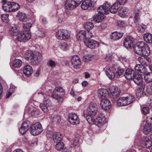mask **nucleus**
<instances>
[{"label": "nucleus", "mask_w": 152, "mask_h": 152, "mask_svg": "<svg viewBox=\"0 0 152 152\" xmlns=\"http://www.w3.org/2000/svg\"><path fill=\"white\" fill-rule=\"evenodd\" d=\"M133 48L134 52L139 55L148 56L150 54L149 48L147 43L143 41L137 43Z\"/></svg>", "instance_id": "f257e3e1"}, {"label": "nucleus", "mask_w": 152, "mask_h": 152, "mask_svg": "<svg viewBox=\"0 0 152 152\" xmlns=\"http://www.w3.org/2000/svg\"><path fill=\"white\" fill-rule=\"evenodd\" d=\"M108 5L103 4L99 7L97 9L98 13L94 15L93 17L94 20L97 23L101 22L105 18L104 14H108Z\"/></svg>", "instance_id": "f03ea898"}, {"label": "nucleus", "mask_w": 152, "mask_h": 152, "mask_svg": "<svg viewBox=\"0 0 152 152\" xmlns=\"http://www.w3.org/2000/svg\"><path fill=\"white\" fill-rule=\"evenodd\" d=\"M124 70L121 68L120 67L118 68L117 70L116 74H115L113 72H112L111 70L109 68L108 69L106 70V75L111 80L114 79L115 76H120L123 75H124Z\"/></svg>", "instance_id": "7ed1b4c3"}, {"label": "nucleus", "mask_w": 152, "mask_h": 152, "mask_svg": "<svg viewBox=\"0 0 152 152\" xmlns=\"http://www.w3.org/2000/svg\"><path fill=\"white\" fill-rule=\"evenodd\" d=\"M92 36V34L89 31L86 32L85 31H81L77 34V39L78 40H83L84 42L89 38Z\"/></svg>", "instance_id": "20e7f679"}, {"label": "nucleus", "mask_w": 152, "mask_h": 152, "mask_svg": "<svg viewBox=\"0 0 152 152\" xmlns=\"http://www.w3.org/2000/svg\"><path fill=\"white\" fill-rule=\"evenodd\" d=\"M30 130L33 135H36L42 132L43 129L40 123L37 122L31 126Z\"/></svg>", "instance_id": "39448f33"}, {"label": "nucleus", "mask_w": 152, "mask_h": 152, "mask_svg": "<svg viewBox=\"0 0 152 152\" xmlns=\"http://www.w3.org/2000/svg\"><path fill=\"white\" fill-rule=\"evenodd\" d=\"M31 37V34L28 31H24L20 32L17 39L20 42H25L29 39Z\"/></svg>", "instance_id": "423d86ee"}, {"label": "nucleus", "mask_w": 152, "mask_h": 152, "mask_svg": "<svg viewBox=\"0 0 152 152\" xmlns=\"http://www.w3.org/2000/svg\"><path fill=\"white\" fill-rule=\"evenodd\" d=\"M56 35L58 39L62 40L68 39L70 34L67 30L61 29L57 32Z\"/></svg>", "instance_id": "0eeeda50"}, {"label": "nucleus", "mask_w": 152, "mask_h": 152, "mask_svg": "<svg viewBox=\"0 0 152 152\" xmlns=\"http://www.w3.org/2000/svg\"><path fill=\"white\" fill-rule=\"evenodd\" d=\"M52 105L51 101L48 98H45L42 103L40 104L39 106L42 110L44 112H46L48 111V107H50Z\"/></svg>", "instance_id": "6e6552de"}, {"label": "nucleus", "mask_w": 152, "mask_h": 152, "mask_svg": "<svg viewBox=\"0 0 152 152\" xmlns=\"http://www.w3.org/2000/svg\"><path fill=\"white\" fill-rule=\"evenodd\" d=\"M72 65L75 69H78L80 67L81 61L80 58L77 56L74 55L71 60Z\"/></svg>", "instance_id": "1a4fd4ad"}, {"label": "nucleus", "mask_w": 152, "mask_h": 152, "mask_svg": "<svg viewBox=\"0 0 152 152\" xmlns=\"http://www.w3.org/2000/svg\"><path fill=\"white\" fill-rule=\"evenodd\" d=\"M108 5V6H107L108 9V13L110 11L111 13H116L118 11V9L120 7V6L121 5L118 2L116 1L110 7V5L109 3H104L103 4Z\"/></svg>", "instance_id": "9d476101"}, {"label": "nucleus", "mask_w": 152, "mask_h": 152, "mask_svg": "<svg viewBox=\"0 0 152 152\" xmlns=\"http://www.w3.org/2000/svg\"><path fill=\"white\" fill-rule=\"evenodd\" d=\"M100 104L102 109L105 111H107L111 107L110 101L105 98L101 99Z\"/></svg>", "instance_id": "9b49d317"}, {"label": "nucleus", "mask_w": 152, "mask_h": 152, "mask_svg": "<svg viewBox=\"0 0 152 152\" xmlns=\"http://www.w3.org/2000/svg\"><path fill=\"white\" fill-rule=\"evenodd\" d=\"M85 43L87 47L91 49L95 48L99 46V43L96 41L91 39L90 38L86 40Z\"/></svg>", "instance_id": "f8f14e48"}, {"label": "nucleus", "mask_w": 152, "mask_h": 152, "mask_svg": "<svg viewBox=\"0 0 152 152\" xmlns=\"http://www.w3.org/2000/svg\"><path fill=\"white\" fill-rule=\"evenodd\" d=\"M42 60V55L39 53H35L33 58L31 59V64L34 65H38Z\"/></svg>", "instance_id": "ddd939ff"}, {"label": "nucleus", "mask_w": 152, "mask_h": 152, "mask_svg": "<svg viewBox=\"0 0 152 152\" xmlns=\"http://www.w3.org/2000/svg\"><path fill=\"white\" fill-rule=\"evenodd\" d=\"M97 108L96 104H91L87 109V113L91 115H95L97 113Z\"/></svg>", "instance_id": "4468645a"}, {"label": "nucleus", "mask_w": 152, "mask_h": 152, "mask_svg": "<svg viewBox=\"0 0 152 152\" xmlns=\"http://www.w3.org/2000/svg\"><path fill=\"white\" fill-rule=\"evenodd\" d=\"M106 122L105 117L102 115L101 116H98L95 119L94 123L99 127L102 126Z\"/></svg>", "instance_id": "2eb2a0df"}, {"label": "nucleus", "mask_w": 152, "mask_h": 152, "mask_svg": "<svg viewBox=\"0 0 152 152\" xmlns=\"http://www.w3.org/2000/svg\"><path fill=\"white\" fill-rule=\"evenodd\" d=\"M134 39L131 36L126 37L124 40V45L127 48H130L132 44Z\"/></svg>", "instance_id": "dca6fc26"}, {"label": "nucleus", "mask_w": 152, "mask_h": 152, "mask_svg": "<svg viewBox=\"0 0 152 152\" xmlns=\"http://www.w3.org/2000/svg\"><path fill=\"white\" fill-rule=\"evenodd\" d=\"M69 120L72 124L75 125L79 124V120L76 114L74 113H71L69 115Z\"/></svg>", "instance_id": "f3484780"}, {"label": "nucleus", "mask_w": 152, "mask_h": 152, "mask_svg": "<svg viewBox=\"0 0 152 152\" xmlns=\"http://www.w3.org/2000/svg\"><path fill=\"white\" fill-rule=\"evenodd\" d=\"M111 97L114 98L119 97L120 94L121 90L117 87L113 86L110 89Z\"/></svg>", "instance_id": "a211bd4d"}, {"label": "nucleus", "mask_w": 152, "mask_h": 152, "mask_svg": "<svg viewBox=\"0 0 152 152\" xmlns=\"http://www.w3.org/2000/svg\"><path fill=\"white\" fill-rule=\"evenodd\" d=\"M141 143L143 147L147 148L150 147L152 145L151 141L149 139L145 137H143L142 139Z\"/></svg>", "instance_id": "6ab92c4d"}, {"label": "nucleus", "mask_w": 152, "mask_h": 152, "mask_svg": "<svg viewBox=\"0 0 152 152\" xmlns=\"http://www.w3.org/2000/svg\"><path fill=\"white\" fill-rule=\"evenodd\" d=\"M77 6L73 0H66L65 3V8L67 9H73Z\"/></svg>", "instance_id": "aec40b11"}, {"label": "nucleus", "mask_w": 152, "mask_h": 152, "mask_svg": "<svg viewBox=\"0 0 152 152\" xmlns=\"http://www.w3.org/2000/svg\"><path fill=\"white\" fill-rule=\"evenodd\" d=\"M107 90L103 88L99 89L97 92L98 96L102 99H105L107 96Z\"/></svg>", "instance_id": "412c9836"}, {"label": "nucleus", "mask_w": 152, "mask_h": 152, "mask_svg": "<svg viewBox=\"0 0 152 152\" xmlns=\"http://www.w3.org/2000/svg\"><path fill=\"white\" fill-rule=\"evenodd\" d=\"M33 72V69L31 66L27 65L24 66L23 69L24 74L27 76H30Z\"/></svg>", "instance_id": "4be33fe9"}, {"label": "nucleus", "mask_w": 152, "mask_h": 152, "mask_svg": "<svg viewBox=\"0 0 152 152\" xmlns=\"http://www.w3.org/2000/svg\"><path fill=\"white\" fill-rule=\"evenodd\" d=\"M132 79H133V81L137 85L139 86L142 85L143 79L141 74H137Z\"/></svg>", "instance_id": "5701e85b"}, {"label": "nucleus", "mask_w": 152, "mask_h": 152, "mask_svg": "<svg viewBox=\"0 0 152 152\" xmlns=\"http://www.w3.org/2000/svg\"><path fill=\"white\" fill-rule=\"evenodd\" d=\"M123 33L115 31L112 34L111 39L114 40H117L121 39L123 35Z\"/></svg>", "instance_id": "b1692460"}, {"label": "nucleus", "mask_w": 152, "mask_h": 152, "mask_svg": "<svg viewBox=\"0 0 152 152\" xmlns=\"http://www.w3.org/2000/svg\"><path fill=\"white\" fill-rule=\"evenodd\" d=\"M17 17L18 19L21 21L25 22L28 19L26 15L22 12H19Z\"/></svg>", "instance_id": "393cba45"}, {"label": "nucleus", "mask_w": 152, "mask_h": 152, "mask_svg": "<svg viewBox=\"0 0 152 152\" xmlns=\"http://www.w3.org/2000/svg\"><path fill=\"white\" fill-rule=\"evenodd\" d=\"M62 138L63 136L60 132L56 133L53 136V139L55 143L61 142Z\"/></svg>", "instance_id": "a878e982"}, {"label": "nucleus", "mask_w": 152, "mask_h": 152, "mask_svg": "<svg viewBox=\"0 0 152 152\" xmlns=\"http://www.w3.org/2000/svg\"><path fill=\"white\" fill-rule=\"evenodd\" d=\"M92 2L91 0H85L81 5L82 9L84 10L87 9L92 5Z\"/></svg>", "instance_id": "bb28decb"}, {"label": "nucleus", "mask_w": 152, "mask_h": 152, "mask_svg": "<svg viewBox=\"0 0 152 152\" xmlns=\"http://www.w3.org/2000/svg\"><path fill=\"white\" fill-rule=\"evenodd\" d=\"M135 69L136 71L138 72L141 73H143L145 71V66L142 64H137L135 67Z\"/></svg>", "instance_id": "cd10ccee"}, {"label": "nucleus", "mask_w": 152, "mask_h": 152, "mask_svg": "<svg viewBox=\"0 0 152 152\" xmlns=\"http://www.w3.org/2000/svg\"><path fill=\"white\" fill-rule=\"evenodd\" d=\"M20 32L16 27L11 28L9 30V33L12 36H18Z\"/></svg>", "instance_id": "c85d7f7f"}, {"label": "nucleus", "mask_w": 152, "mask_h": 152, "mask_svg": "<svg viewBox=\"0 0 152 152\" xmlns=\"http://www.w3.org/2000/svg\"><path fill=\"white\" fill-rule=\"evenodd\" d=\"M143 38L147 42L152 43V34L149 33H147L143 36Z\"/></svg>", "instance_id": "c756f323"}, {"label": "nucleus", "mask_w": 152, "mask_h": 152, "mask_svg": "<svg viewBox=\"0 0 152 152\" xmlns=\"http://www.w3.org/2000/svg\"><path fill=\"white\" fill-rule=\"evenodd\" d=\"M11 2L4 3L2 6L3 10L6 12H11Z\"/></svg>", "instance_id": "7c9ffc66"}, {"label": "nucleus", "mask_w": 152, "mask_h": 152, "mask_svg": "<svg viewBox=\"0 0 152 152\" xmlns=\"http://www.w3.org/2000/svg\"><path fill=\"white\" fill-rule=\"evenodd\" d=\"M83 116L89 123H94L95 120V118H94L93 117L94 115L92 116L88 114L87 113H84Z\"/></svg>", "instance_id": "2f4dec72"}, {"label": "nucleus", "mask_w": 152, "mask_h": 152, "mask_svg": "<svg viewBox=\"0 0 152 152\" xmlns=\"http://www.w3.org/2000/svg\"><path fill=\"white\" fill-rule=\"evenodd\" d=\"M35 54L33 53L31 50H28L26 52L25 55V57L27 60H31Z\"/></svg>", "instance_id": "473e14b6"}, {"label": "nucleus", "mask_w": 152, "mask_h": 152, "mask_svg": "<svg viewBox=\"0 0 152 152\" xmlns=\"http://www.w3.org/2000/svg\"><path fill=\"white\" fill-rule=\"evenodd\" d=\"M22 64V62L21 60L15 59L13 61L12 66L14 68H18L21 66Z\"/></svg>", "instance_id": "72a5a7b5"}, {"label": "nucleus", "mask_w": 152, "mask_h": 152, "mask_svg": "<svg viewBox=\"0 0 152 152\" xmlns=\"http://www.w3.org/2000/svg\"><path fill=\"white\" fill-rule=\"evenodd\" d=\"M56 92L59 94L60 96L62 98L65 95V93L64 89L60 86L56 87L55 89Z\"/></svg>", "instance_id": "f704fd0d"}, {"label": "nucleus", "mask_w": 152, "mask_h": 152, "mask_svg": "<svg viewBox=\"0 0 152 152\" xmlns=\"http://www.w3.org/2000/svg\"><path fill=\"white\" fill-rule=\"evenodd\" d=\"M128 12V9L124 7L120 9L118 11V14L120 17H122L123 16L125 15Z\"/></svg>", "instance_id": "c9c22d12"}, {"label": "nucleus", "mask_w": 152, "mask_h": 152, "mask_svg": "<svg viewBox=\"0 0 152 152\" xmlns=\"http://www.w3.org/2000/svg\"><path fill=\"white\" fill-rule=\"evenodd\" d=\"M125 97L120 98L117 101L118 105L121 106H124L126 105Z\"/></svg>", "instance_id": "e433bc0d"}, {"label": "nucleus", "mask_w": 152, "mask_h": 152, "mask_svg": "<svg viewBox=\"0 0 152 152\" xmlns=\"http://www.w3.org/2000/svg\"><path fill=\"white\" fill-rule=\"evenodd\" d=\"M84 27L86 30L89 31L93 28L94 27V25L92 22H87L85 23Z\"/></svg>", "instance_id": "4c0bfd02"}, {"label": "nucleus", "mask_w": 152, "mask_h": 152, "mask_svg": "<svg viewBox=\"0 0 152 152\" xmlns=\"http://www.w3.org/2000/svg\"><path fill=\"white\" fill-rule=\"evenodd\" d=\"M11 12L15 11L20 8V5L17 3L11 2Z\"/></svg>", "instance_id": "58836bf2"}, {"label": "nucleus", "mask_w": 152, "mask_h": 152, "mask_svg": "<svg viewBox=\"0 0 152 152\" xmlns=\"http://www.w3.org/2000/svg\"><path fill=\"white\" fill-rule=\"evenodd\" d=\"M144 79L147 83L152 82V72L147 74L144 77Z\"/></svg>", "instance_id": "ea45409f"}, {"label": "nucleus", "mask_w": 152, "mask_h": 152, "mask_svg": "<svg viewBox=\"0 0 152 152\" xmlns=\"http://www.w3.org/2000/svg\"><path fill=\"white\" fill-rule=\"evenodd\" d=\"M126 105L129 104L132 102L134 100L135 98L132 96H129L125 97Z\"/></svg>", "instance_id": "a19ab883"}, {"label": "nucleus", "mask_w": 152, "mask_h": 152, "mask_svg": "<svg viewBox=\"0 0 152 152\" xmlns=\"http://www.w3.org/2000/svg\"><path fill=\"white\" fill-rule=\"evenodd\" d=\"M28 129L27 128L26 126H24V125L22 124V126L19 128V130L20 133L21 134H23L27 132Z\"/></svg>", "instance_id": "79ce46f5"}, {"label": "nucleus", "mask_w": 152, "mask_h": 152, "mask_svg": "<svg viewBox=\"0 0 152 152\" xmlns=\"http://www.w3.org/2000/svg\"><path fill=\"white\" fill-rule=\"evenodd\" d=\"M55 145V148L57 150H61L64 147V144L62 142H58Z\"/></svg>", "instance_id": "37998d69"}, {"label": "nucleus", "mask_w": 152, "mask_h": 152, "mask_svg": "<svg viewBox=\"0 0 152 152\" xmlns=\"http://www.w3.org/2000/svg\"><path fill=\"white\" fill-rule=\"evenodd\" d=\"M130 69H127L125 71L124 75L126 78L129 80H132V77L130 73Z\"/></svg>", "instance_id": "c03bdc74"}, {"label": "nucleus", "mask_w": 152, "mask_h": 152, "mask_svg": "<svg viewBox=\"0 0 152 152\" xmlns=\"http://www.w3.org/2000/svg\"><path fill=\"white\" fill-rule=\"evenodd\" d=\"M51 96L54 99H56L57 100H59L61 98V97L60 96L59 94L55 90L53 91L52 93Z\"/></svg>", "instance_id": "a18cd8bd"}, {"label": "nucleus", "mask_w": 152, "mask_h": 152, "mask_svg": "<svg viewBox=\"0 0 152 152\" xmlns=\"http://www.w3.org/2000/svg\"><path fill=\"white\" fill-rule=\"evenodd\" d=\"M151 131V128L149 126L146 125L144 126L143 132L145 134L147 135Z\"/></svg>", "instance_id": "49530a36"}, {"label": "nucleus", "mask_w": 152, "mask_h": 152, "mask_svg": "<svg viewBox=\"0 0 152 152\" xmlns=\"http://www.w3.org/2000/svg\"><path fill=\"white\" fill-rule=\"evenodd\" d=\"M70 143H71V146L75 148L78 145L79 143V140L78 139H75L70 141Z\"/></svg>", "instance_id": "de8ad7c7"}, {"label": "nucleus", "mask_w": 152, "mask_h": 152, "mask_svg": "<svg viewBox=\"0 0 152 152\" xmlns=\"http://www.w3.org/2000/svg\"><path fill=\"white\" fill-rule=\"evenodd\" d=\"M8 14H3L1 16V19L3 22L7 23L8 22Z\"/></svg>", "instance_id": "09e8293b"}, {"label": "nucleus", "mask_w": 152, "mask_h": 152, "mask_svg": "<svg viewBox=\"0 0 152 152\" xmlns=\"http://www.w3.org/2000/svg\"><path fill=\"white\" fill-rule=\"evenodd\" d=\"M23 124L24 125V126H26L27 128L29 129L30 128H31L32 124L31 122L28 120L25 121L23 123Z\"/></svg>", "instance_id": "8fccbe9b"}, {"label": "nucleus", "mask_w": 152, "mask_h": 152, "mask_svg": "<svg viewBox=\"0 0 152 152\" xmlns=\"http://www.w3.org/2000/svg\"><path fill=\"white\" fill-rule=\"evenodd\" d=\"M32 24L30 23H27L24 25L23 27L25 30L27 31H29L31 27Z\"/></svg>", "instance_id": "3c124183"}, {"label": "nucleus", "mask_w": 152, "mask_h": 152, "mask_svg": "<svg viewBox=\"0 0 152 152\" xmlns=\"http://www.w3.org/2000/svg\"><path fill=\"white\" fill-rule=\"evenodd\" d=\"M146 121L149 126L152 127V117L148 116L147 118Z\"/></svg>", "instance_id": "603ef678"}, {"label": "nucleus", "mask_w": 152, "mask_h": 152, "mask_svg": "<svg viewBox=\"0 0 152 152\" xmlns=\"http://www.w3.org/2000/svg\"><path fill=\"white\" fill-rule=\"evenodd\" d=\"M118 26L120 28H124L126 26V24L124 21L122 20H119L117 22Z\"/></svg>", "instance_id": "864d4df0"}, {"label": "nucleus", "mask_w": 152, "mask_h": 152, "mask_svg": "<svg viewBox=\"0 0 152 152\" xmlns=\"http://www.w3.org/2000/svg\"><path fill=\"white\" fill-rule=\"evenodd\" d=\"M53 121L55 122L56 123L59 122L61 121V117L59 115H55L53 117Z\"/></svg>", "instance_id": "5fc2aeb1"}, {"label": "nucleus", "mask_w": 152, "mask_h": 152, "mask_svg": "<svg viewBox=\"0 0 152 152\" xmlns=\"http://www.w3.org/2000/svg\"><path fill=\"white\" fill-rule=\"evenodd\" d=\"M48 65L50 67H53L56 66V62L52 60H50L48 61L47 63Z\"/></svg>", "instance_id": "6e6d98bb"}, {"label": "nucleus", "mask_w": 152, "mask_h": 152, "mask_svg": "<svg viewBox=\"0 0 152 152\" xmlns=\"http://www.w3.org/2000/svg\"><path fill=\"white\" fill-rule=\"evenodd\" d=\"M139 19V13H136L134 18V23L137 24H138V21Z\"/></svg>", "instance_id": "4d7b16f0"}, {"label": "nucleus", "mask_w": 152, "mask_h": 152, "mask_svg": "<svg viewBox=\"0 0 152 152\" xmlns=\"http://www.w3.org/2000/svg\"><path fill=\"white\" fill-rule=\"evenodd\" d=\"M67 45L66 43L63 42L60 45V47L63 50H66Z\"/></svg>", "instance_id": "13d9d810"}, {"label": "nucleus", "mask_w": 152, "mask_h": 152, "mask_svg": "<svg viewBox=\"0 0 152 152\" xmlns=\"http://www.w3.org/2000/svg\"><path fill=\"white\" fill-rule=\"evenodd\" d=\"M149 110V108L147 107H143L142 110V113L146 115L148 113Z\"/></svg>", "instance_id": "bf43d9fd"}, {"label": "nucleus", "mask_w": 152, "mask_h": 152, "mask_svg": "<svg viewBox=\"0 0 152 152\" xmlns=\"http://www.w3.org/2000/svg\"><path fill=\"white\" fill-rule=\"evenodd\" d=\"M143 93V90L141 88H137L136 91V94L138 96H140Z\"/></svg>", "instance_id": "052dcab7"}, {"label": "nucleus", "mask_w": 152, "mask_h": 152, "mask_svg": "<svg viewBox=\"0 0 152 152\" xmlns=\"http://www.w3.org/2000/svg\"><path fill=\"white\" fill-rule=\"evenodd\" d=\"M91 56L90 55L86 56L83 58V61H84L88 62L91 60Z\"/></svg>", "instance_id": "680f3d73"}, {"label": "nucleus", "mask_w": 152, "mask_h": 152, "mask_svg": "<svg viewBox=\"0 0 152 152\" xmlns=\"http://www.w3.org/2000/svg\"><path fill=\"white\" fill-rule=\"evenodd\" d=\"M130 75H131L132 80L137 74L135 71L133 69H130Z\"/></svg>", "instance_id": "e2e57ef3"}, {"label": "nucleus", "mask_w": 152, "mask_h": 152, "mask_svg": "<svg viewBox=\"0 0 152 152\" xmlns=\"http://www.w3.org/2000/svg\"><path fill=\"white\" fill-rule=\"evenodd\" d=\"M31 114L32 116H37L39 114V113L37 110H32L31 112Z\"/></svg>", "instance_id": "0e129e2a"}, {"label": "nucleus", "mask_w": 152, "mask_h": 152, "mask_svg": "<svg viewBox=\"0 0 152 152\" xmlns=\"http://www.w3.org/2000/svg\"><path fill=\"white\" fill-rule=\"evenodd\" d=\"M77 6L80 5L83 1V0H73Z\"/></svg>", "instance_id": "69168bd1"}, {"label": "nucleus", "mask_w": 152, "mask_h": 152, "mask_svg": "<svg viewBox=\"0 0 152 152\" xmlns=\"http://www.w3.org/2000/svg\"><path fill=\"white\" fill-rule=\"evenodd\" d=\"M45 31L43 29H41V31H40L39 33V36L41 37H42L45 36Z\"/></svg>", "instance_id": "338daca9"}, {"label": "nucleus", "mask_w": 152, "mask_h": 152, "mask_svg": "<svg viewBox=\"0 0 152 152\" xmlns=\"http://www.w3.org/2000/svg\"><path fill=\"white\" fill-rule=\"evenodd\" d=\"M137 29L140 31L142 32L145 31V28L142 26H138Z\"/></svg>", "instance_id": "774afa93"}]
</instances>
